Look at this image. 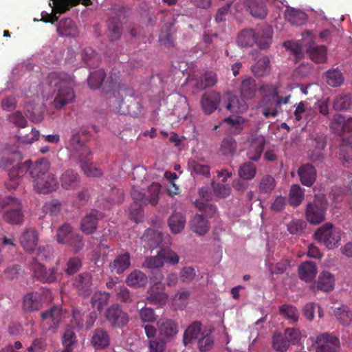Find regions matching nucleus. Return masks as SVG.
<instances>
[{"label":"nucleus","mask_w":352,"mask_h":352,"mask_svg":"<svg viewBox=\"0 0 352 352\" xmlns=\"http://www.w3.org/2000/svg\"><path fill=\"white\" fill-rule=\"evenodd\" d=\"M8 163V160L2 159L0 166L8 170L9 179L6 186L9 190L16 189L21 179L28 174L32 177L34 188L37 192L48 193L57 189L58 182L54 174L50 171V164L46 159L38 160L34 164L28 160L13 164L10 168Z\"/></svg>","instance_id":"obj_1"},{"label":"nucleus","mask_w":352,"mask_h":352,"mask_svg":"<svg viewBox=\"0 0 352 352\" xmlns=\"http://www.w3.org/2000/svg\"><path fill=\"white\" fill-rule=\"evenodd\" d=\"M73 86L72 78L65 73L53 72L49 75L48 87L56 94L54 103L56 108H61L74 100Z\"/></svg>","instance_id":"obj_2"},{"label":"nucleus","mask_w":352,"mask_h":352,"mask_svg":"<svg viewBox=\"0 0 352 352\" xmlns=\"http://www.w3.org/2000/svg\"><path fill=\"white\" fill-rule=\"evenodd\" d=\"M314 36L312 32H306L303 34L302 43L296 41H286L285 47L290 50L296 59L302 56L303 52H309L310 58L316 63H324L327 59V49L324 46L314 47Z\"/></svg>","instance_id":"obj_3"},{"label":"nucleus","mask_w":352,"mask_h":352,"mask_svg":"<svg viewBox=\"0 0 352 352\" xmlns=\"http://www.w3.org/2000/svg\"><path fill=\"white\" fill-rule=\"evenodd\" d=\"M161 190V185L159 183H152L148 188V195L143 194L137 186H133L131 195L134 204L130 207V216L135 223L139 222L142 217V205L147 203L155 206L158 202V197Z\"/></svg>","instance_id":"obj_4"},{"label":"nucleus","mask_w":352,"mask_h":352,"mask_svg":"<svg viewBox=\"0 0 352 352\" xmlns=\"http://www.w3.org/2000/svg\"><path fill=\"white\" fill-rule=\"evenodd\" d=\"M272 28L267 25L257 30H243L237 38V43L241 47H250L256 43L261 49H267L270 47L272 39Z\"/></svg>","instance_id":"obj_5"},{"label":"nucleus","mask_w":352,"mask_h":352,"mask_svg":"<svg viewBox=\"0 0 352 352\" xmlns=\"http://www.w3.org/2000/svg\"><path fill=\"white\" fill-rule=\"evenodd\" d=\"M260 91L263 95L261 107L265 118L275 117L277 115L276 107L281 104H287L290 98L289 96L285 98L279 97L277 88L274 85L262 86Z\"/></svg>","instance_id":"obj_6"},{"label":"nucleus","mask_w":352,"mask_h":352,"mask_svg":"<svg viewBox=\"0 0 352 352\" xmlns=\"http://www.w3.org/2000/svg\"><path fill=\"white\" fill-rule=\"evenodd\" d=\"M314 236L317 241L329 250L337 248L341 240L340 230L330 223H327L318 228Z\"/></svg>","instance_id":"obj_7"},{"label":"nucleus","mask_w":352,"mask_h":352,"mask_svg":"<svg viewBox=\"0 0 352 352\" xmlns=\"http://www.w3.org/2000/svg\"><path fill=\"white\" fill-rule=\"evenodd\" d=\"M327 208V201L324 195H317L312 203L307 206L305 214L307 221L311 224H319L324 220Z\"/></svg>","instance_id":"obj_8"},{"label":"nucleus","mask_w":352,"mask_h":352,"mask_svg":"<svg viewBox=\"0 0 352 352\" xmlns=\"http://www.w3.org/2000/svg\"><path fill=\"white\" fill-rule=\"evenodd\" d=\"M53 6L50 14L45 13L43 15L42 20L45 22L54 23L58 19L56 14H62L68 10L70 6H76L80 2L83 5L92 4V0H52Z\"/></svg>","instance_id":"obj_9"},{"label":"nucleus","mask_w":352,"mask_h":352,"mask_svg":"<svg viewBox=\"0 0 352 352\" xmlns=\"http://www.w3.org/2000/svg\"><path fill=\"white\" fill-rule=\"evenodd\" d=\"M56 240L59 243L69 244L76 251L83 246L82 237L79 234L73 231L72 227L68 223H64L58 228L56 232Z\"/></svg>","instance_id":"obj_10"},{"label":"nucleus","mask_w":352,"mask_h":352,"mask_svg":"<svg viewBox=\"0 0 352 352\" xmlns=\"http://www.w3.org/2000/svg\"><path fill=\"white\" fill-rule=\"evenodd\" d=\"M311 340L316 348V352H337L336 349L340 345L339 339L328 333L311 337Z\"/></svg>","instance_id":"obj_11"},{"label":"nucleus","mask_w":352,"mask_h":352,"mask_svg":"<svg viewBox=\"0 0 352 352\" xmlns=\"http://www.w3.org/2000/svg\"><path fill=\"white\" fill-rule=\"evenodd\" d=\"M65 313L61 308L54 307L41 314V326L44 330H51L56 328L60 322L65 318Z\"/></svg>","instance_id":"obj_12"},{"label":"nucleus","mask_w":352,"mask_h":352,"mask_svg":"<svg viewBox=\"0 0 352 352\" xmlns=\"http://www.w3.org/2000/svg\"><path fill=\"white\" fill-rule=\"evenodd\" d=\"M3 205H11L16 207L14 209L7 210L3 214V219L10 224H19L23 221V214L21 211L20 201L12 197H7L3 200Z\"/></svg>","instance_id":"obj_13"},{"label":"nucleus","mask_w":352,"mask_h":352,"mask_svg":"<svg viewBox=\"0 0 352 352\" xmlns=\"http://www.w3.org/2000/svg\"><path fill=\"white\" fill-rule=\"evenodd\" d=\"M223 107L230 113H243L248 108L245 101L243 98H239L232 93L228 92L222 95Z\"/></svg>","instance_id":"obj_14"},{"label":"nucleus","mask_w":352,"mask_h":352,"mask_svg":"<svg viewBox=\"0 0 352 352\" xmlns=\"http://www.w3.org/2000/svg\"><path fill=\"white\" fill-rule=\"evenodd\" d=\"M222 96L215 91H210L203 95L201 100V105L206 114H211L219 105V110L223 107Z\"/></svg>","instance_id":"obj_15"},{"label":"nucleus","mask_w":352,"mask_h":352,"mask_svg":"<svg viewBox=\"0 0 352 352\" xmlns=\"http://www.w3.org/2000/svg\"><path fill=\"white\" fill-rule=\"evenodd\" d=\"M67 148L70 151L71 157L82 159L90 154L89 150L80 140L79 134L74 133L72 135L67 144Z\"/></svg>","instance_id":"obj_16"},{"label":"nucleus","mask_w":352,"mask_h":352,"mask_svg":"<svg viewBox=\"0 0 352 352\" xmlns=\"http://www.w3.org/2000/svg\"><path fill=\"white\" fill-rule=\"evenodd\" d=\"M162 276L160 280L155 283L148 291V296L146 300L149 303L162 306L165 305L168 300V295L164 292V285L161 282Z\"/></svg>","instance_id":"obj_17"},{"label":"nucleus","mask_w":352,"mask_h":352,"mask_svg":"<svg viewBox=\"0 0 352 352\" xmlns=\"http://www.w3.org/2000/svg\"><path fill=\"white\" fill-rule=\"evenodd\" d=\"M38 241V233L35 229L32 228H26L19 236L20 245L28 253L33 252L36 249Z\"/></svg>","instance_id":"obj_18"},{"label":"nucleus","mask_w":352,"mask_h":352,"mask_svg":"<svg viewBox=\"0 0 352 352\" xmlns=\"http://www.w3.org/2000/svg\"><path fill=\"white\" fill-rule=\"evenodd\" d=\"M106 317L113 326L119 327L126 325L129 322L127 314L121 310L118 305H113L108 308Z\"/></svg>","instance_id":"obj_19"},{"label":"nucleus","mask_w":352,"mask_h":352,"mask_svg":"<svg viewBox=\"0 0 352 352\" xmlns=\"http://www.w3.org/2000/svg\"><path fill=\"white\" fill-rule=\"evenodd\" d=\"M90 342L95 350H102L109 346L110 337L106 330L98 328L93 331Z\"/></svg>","instance_id":"obj_20"},{"label":"nucleus","mask_w":352,"mask_h":352,"mask_svg":"<svg viewBox=\"0 0 352 352\" xmlns=\"http://www.w3.org/2000/svg\"><path fill=\"white\" fill-rule=\"evenodd\" d=\"M298 272L302 280L310 283L316 278L318 273V268L314 262L305 261L299 265Z\"/></svg>","instance_id":"obj_21"},{"label":"nucleus","mask_w":352,"mask_h":352,"mask_svg":"<svg viewBox=\"0 0 352 352\" xmlns=\"http://www.w3.org/2000/svg\"><path fill=\"white\" fill-rule=\"evenodd\" d=\"M265 138L263 135H256L252 138L247 155L252 160H258L263 152Z\"/></svg>","instance_id":"obj_22"},{"label":"nucleus","mask_w":352,"mask_h":352,"mask_svg":"<svg viewBox=\"0 0 352 352\" xmlns=\"http://www.w3.org/2000/svg\"><path fill=\"white\" fill-rule=\"evenodd\" d=\"M157 324L160 336L163 340H169L178 332L177 324L173 320L161 319Z\"/></svg>","instance_id":"obj_23"},{"label":"nucleus","mask_w":352,"mask_h":352,"mask_svg":"<svg viewBox=\"0 0 352 352\" xmlns=\"http://www.w3.org/2000/svg\"><path fill=\"white\" fill-rule=\"evenodd\" d=\"M57 32L60 36L76 37L78 35V28L70 19H62L57 25Z\"/></svg>","instance_id":"obj_24"},{"label":"nucleus","mask_w":352,"mask_h":352,"mask_svg":"<svg viewBox=\"0 0 352 352\" xmlns=\"http://www.w3.org/2000/svg\"><path fill=\"white\" fill-rule=\"evenodd\" d=\"M334 286V276L328 271H322L316 283V288L323 292H330L333 289Z\"/></svg>","instance_id":"obj_25"},{"label":"nucleus","mask_w":352,"mask_h":352,"mask_svg":"<svg viewBox=\"0 0 352 352\" xmlns=\"http://www.w3.org/2000/svg\"><path fill=\"white\" fill-rule=\"evenodd\" d=\"M206 333L201 329L199 322H193L185 331L183 337V342L184 345H187L193 340H199Z\"/></svg>","instance_id":"obj_26"},{"label":"nucleus","mask_w":352,"mask_h":352,"mask_svg":"<svg viewBox=\"0 0 352 352\" xmlns=\"http://www.w3.org/2000/svg\"><path fill=\"white\" fill-rule=\"evenodd\" d=\"M298 175L301 183L307 186H311L316 179V170L310 164L302 166L298 169Z\"/></svg>","instance_id":"obj_27"},{"label":"nucleus","mask_w":352,"mask_h":352,"mask_svg":"<svg viewBox=\"0 0 352 352\" xmlns=\"http://www.w3.org/2000/svg\"><path fill=\"white\" fill-rule=\"evenodd\" d=\"M41 306V296L38 292L26 294L23 298V308L27 311L38 309Z\"/></svg>","instance_id":"obj_28"},{"label":"nucleus","mask_w":352,"mask_h":352,"mask_svg":"<svg viewBox=\"0 0 352 352\" xmlns=\"http://www.w3.org/2000/svg\"><path fill=\"white\" fill-rule=\"evenodd\" d=\"M130 256L129 253L125 252L119 255L112 263L109 265V267L113 272L121 274L130 266Z\"/></svg>","instance_id":"obj_29"},{"label":"nucleus","mask_w":352,"mask_h":352,"mask_svg":"<svg viewBox=\"0 0 352 352\" xmlns=\"http://www.w3.org/2000/svg\"><path fill=\"white\" fill-rule=\"evenodd\" d=\"M34 276L43 282L52 283L55 280L54 270H47L40 263H36L32 266Z\"/></svg>","instance_id":"obj_30"},{"label":"nucleus","mask_w":352,"mask_h":352,"mask_svg":"<svg viewBox=\"0 0 352 352\" xmlns=\"http://www.w3.org/2000/svg\"><path fill=\"white\" fill-rule=\"evenodd\" d=\"M148 282L146 276L140 270H135L127 276L126 284L130 287H144Z\"/></svg>","instance_id":"obj_31"},{"label":"nucleus","mask_w":352,"mask_h":352,"mask_svg":"<svg viewBox=\"0 0 352 352\" xmlns=\"http://www.w3.org/2000/svg\"><path fill=\"white\" fill-rule=\"evenodd\" d=\"M74 285L78 289L80 295L88 296L91 285V277L90 274L88 273L80 274L76 278Z\"/></svg>","instance_id":"obj_32"},{"label":"nucleus","mask_w":352,"mask_h":352,"mask_svg":"<svg viewBox=\"0 0 352 352\" xmlns=\"http://www.w3.org/2000/svg\"><path fill=\"white\" fill-rule=\"evenodd\" d=\"M168 223L170 231L173 233L177 234L184 228L186 218L182 213L175 212L170 217Z\"/></svg>","instance_id":"obj_33"},{"label":"nucleus","mask_w":352,"mask_h":352,"mask_svg":"<svg viewBox=\"0 0 352 352\" xmlns=\"http://www.w3.org/2000/svg\"><path fill=\"white\" fill-rule=\"evenodd\" d=\"M285 19L294 25H301L306 21L307 14L294 8H287L285 10Z\"/></svg>","instance_id":"obj_34"},{"label":"nucleus","mask_w":352,"mask_h":352,"mask_svg":"<svg viewBox=\"0 0 352 352\" xmlns=\"http://www.w3.org/2000/svg\"><path fill=\"white\" fill-rule=\"evenodd\" d=\"M245 5L254 17L263 19L267 14L265 6L256 0H246Z\"/></svg>","instance_id":"obj_35"},{"label":"nucleus","mask_w":352,"mask_h":352,"mask_svg":"<svg viewBox=\"0 0 352 352\" xmlns=\"http://www.w3.org/2000/svg\"><path fill=\"white\" fill-rule=\"evenodd\" d=\"M97 218L95 212L85 215L80 223V230L86 234L93 233L96 229Z\"/></svg>","instance_id":"obj_36"},{"label":"nucleus","mask_w":352,"mask_h":352,"mask_svg":"<svg viewBox=\"0 0 352 352\" xmlns=\"http://www.w3.org/2000/svg\"><path fill=\"white\" fill-rule=\"evenodd\" d=\"M199 195L201 197V200L195 202L196 207L201 211H204L207 215L212 216L216 212V208L211 204L204 203V200H208L209 195L206 189H201Z\"/></svg>","instance_id":"obj_37"},{"label":"nucleus","mask_w":352,"mask_h":352,"mask_svg":"<svg viewBox=\"0 0 352 352\" xmlns=\"http://www.w3.org/2000/svg\"><path fill=\"white\" fill-rule=\"evenodd\" d=\"M162 239V235L160 232L153 229H148L144 234L142 240L151 249L157 247Z\"/></svg>","instance_id":"obj_38"},{"label":"nucleus","mask_w":352,"mask_h":352,"mask_svg":"<svg viewBox=\"0 0 352 352\" xmlns=\"http://www.w3.org/2000/svg\"><path fill=\"white\" fill-rule=\"evenodd\" d=\"M327 83L333 87L340 86L344 82L342 73L338 69H331L328 70L324 75Z\"/></svg>","instance_id":"obj_39"},{"label":"nucleus","mask_w":352,"mask_h":352,"mask_svg":"<svg viewBox=\"0 0 352 352\" xmlns=\"http://www.w3.org/2000/svg\"><path fill=\"white\" fill-rule=\"evenodd\" d=\"M192 230L198 234H204L208 230V221L200 214H197L191 221Z\"/></svg>","instance_id":"obj_40"},{"label":"nucleus","mask_w":352,"mask_h":352,"mask_svg":"<svg viewBox=\"0 0 352 352\" xmlns=\"http://www.w3.org/2000/svg\"><path fill=\"white\" fill-rule=\"evenodd\" d=\"M60 184L65 189L75 188L78 184L77 175L72 170H67L60 177Z\"/></svg>","instance_id":"obj_41"},{"label":"nucleus","mask_w":352,"mask_h":352,"mask_svg":"<svg viewBox=\"0 0 352 352\" xmlns=\"http://www.w3.org/2000/svg\"><path fill=\"white\" fill-rule=\"evenodd\" d=\"M109 298V294L107 292H97L91 298V305L94 308H96L98 313L107 305Z\"/></svg>","instance_id":"obj_42"},{"label":"nucleus","mask_w":352,"mask_h":352,"mask_svg":"<svg viewBox=\"0 0 352 352\" xmlns=\"http://www.w3.org/2000/svg\"><path fill=\"white\" fill-rule=\"evenodd\" d=\"M190 293L188 291L183 289L179 291L173 298L171 300L172 307L175 309H183L189 297Z\"/></svg>","instance_id":"obj_43"},{"label":"nucleus","mask_w":352,"mask_h":352,"mask_svg":"<svg viewBox=\"0 0 352 352\" xmlns=\"http://www.w3.org/2000/svg\"><path fill=\"white\" fill-rule=\"evenodd\" d=\"M304 190L297 184L292 186L289 192V203L294 206H299L304 198Z\"/></svg>","instance_id":"obj_44"},{"label":"nucleus","mask_w":352,"mask_h":352,"mask_svg":"<svg viewBox=\"0 0 352 352\" xmlns=\"http://www.w3.org/2000/svg\"><path fill=\"white\" fill-rule=\"evenodd\" d=\"M241 94L243 98H251L256 91V84L253 79L248 78L244 79L241 85Z\"/></svg>","instance_id":"obj_45"},{"label":"nucleus","mask_w":352,"mask_h":352,"mask_svg":"<svg viewBox=\"0 0 352 352\" xmlns=\"http://www.w3.org/2000/svg\"><path fill=\"white\" fill-rule=\"evenodd\" d=\"M333 313L336 318L343 325H348L351 323L352 315L347 307L342 306L341 307L336 308L334 309Z\"/></svg>","instance_id":"obj_46"},{"label":"nucleus","mask_w":352,"mask_h":352,"mask_svg":"<svg viewBox=\"0 0 352 352\" xmlns=\"http://www.w3.org/2000/svg\"><path fill=\"white\" fill-rule=\"evenodd\" d=\"M270 68V60L267 57L264 56L258 60V62L252 68L253 73L258 76H262L268 73Z\"/></svg>","instance_id":"obj_47"},{"label":"nucleus","mask_w":352,"mask_h":352,"mask_svg":"<svg viewBox=\"0 0 352 352\" xmlns=\"http://www.w3.org/2000/svg\"><path fill=\"white\" fill-rule=\"evenodd\" d=\"M63 209L62 204L56 199L45 203L43 207V212L52 217L58 216Z\"/></svg>","instance_id":"obj_48"},{"label":"nucleus","mask_w":352,"mask_h":352,"mask_svg":"<svg viewBox=\"0 0 352 352\" xmlns=\"http://www.w3.org/2000/svg\"><path fill=\"white\" fill-rule=\"evenodd\" d=\"M105 76L103 69H98L90 74L88 83L91 89H97L102 85Z\"/></svg>","instance_id":"obj_49"},{"label":"nucleus","mask_w":352,"mask_h":352,"mask_svg":"<svg viewBox=\"0 0 352 352\" xmlns=\"http://www.w3.org/2000/svg\"><path fill=\"white\" fill-rule=\"evenodd\" d=\"M236 143L232 138H225L221 144L220 151L225 156H232L236 151Z\"/></svg>","instance_id":"obj_50"},{"label":"nucleus","mask_w":352,"mask_h":352,"mask_svg":"<svg viewBox=\"0 0 352 352\" xmlns=\"http://www.w3.org/2000/svg\"><path fill=\"white\" fill-rule=\"evenodd\" d=\"M280 314L292 322L298 320V313L295 307L289 305H284L280 307Z\"/></svg>","instance_id":"obj_51"},{"label":"nucleus","mask_w":352,"mask_h":352,"mask_svg":"<svg viewBox=\"0 0 352 352\" xmlns=\"http://www.w3.org/2000/svg\"><path fill=\"white\" fill-rule=\"evenodd\" d=\"M289 342L280 333L273 336L272 346L278 352H285L289 347Z\"/></svg>","instance_id":"obj_52"},{"label":"nucleus","mask_w":352,"mask_h":352,"mask_svg":"<svg viewBox=\"0 0 352 352\" xmlns=\"http://www.w3.org/2000/svg\"><path fill=\"white\" fill-rule=\"evenodd\" d=\"M239 175L243 179H252L256 175L254 164L250 162L245 163L240 167Z\"/></svg>","instance_id":"obj_53"},{"label":"nucleus","mask_w":352,"mask_h":352,"mask_svg":"<svg viewBox=\"0 0 352 352\" xmlns=\"http://www.w3.org/2000/svg\"><path fill=\"white\" fill-rule=\"evenodd\" d=\"M160 256H162L164 262L166 261L173 265H177L179 261L178 254L170 248L160 250Z\"/></svg>","instance_id":"obj_54"},{"label":"nucleus","mask_w":352,"mask_h":352,"mask_svg":"<svg viewBox=\"0 0 352 352\" xmlns=\"http://www.w3.org/2000/svg\"><path fill=\"white\" fill-rule=\"evenodd\" d=\"M217 83V75L215 73L206 72L201 78L197 87L200 89H206L214 86Z\"/></svg>","instance_id":"obj_55"},{"label":"nucleus","mask_w":352,"mask_h":352,"mask_svg":"<svg viewBox=\"0 0 352 352\" xmlns=\"http://www.w3.org/2000/svg\"><path fill=\"white\" fill-rule=\"evenodd\" d=\"M76 344V338L73 330L68 327L62 337L63 346L74 348Z\"/></svg>","instance_id":"obj_56"},{"label":"nucleus","mask_w":352,"mask_h":352,"mask_svg":"<svg viewBox=\"0 0 352 352\" xmlns=\"http://www.w3.org/2000/svg\"><path fill=\"white\" fill-rule=\"evenodd\" d=\"M179 276L182 282L190 283L196 276V270L190 266L184 267L180 271Z\"/></svg>","instance_id":"obj_57"},{"label":"nucleus","mask_w":352,"mask_h":352,"mask_svg":"<svg viewBox=\"0 0 352 352\" xmlns=\"http://www.w3.org/2000/svg\"><path fill=\"white\" fill-rule=\"evenodd\" d=\"M81 168L85 174L88 177H98L102 175L100 169L98 168L93 163L82 162Z\"/></svg>","instance_id":"obj_58"},{"label":"nucleus","mask_w":352,"mask_h":352,"mask_svg":"<svg viewBox=\"0 0 352 352\" xmlns=\"http://www.w3.org/2000/svg\"><path fill=\"white\" fill-rule=\"evenodd\" d=\"M145 267L149 269H155L164 265L162 256H160V251L155 256L147 257L143 264Z\"/></svg>","instance_id":"obj_59"},{"label":"nucleus","mask_w":352,"mask_h":352,"mask_svg":"<svg viewBox=\"0 0 352 352\" xmlns=\"http://www.w3.org/2000/svg\"><path fill=\"white\" fill-rule=\"evenodd\" d=\"M189 168L195 173L205 176L210 174V168L208 165L202 164L197 161L191 160L188 162Z\"/></svg>","instance_id":"obj_60"},{"label":"nucleus","mask_w":352,"mask_h":352,"mask_svg":"<svg viewBox=\"0 0 352 352\" xmlns=\"http://www.w3.org/2000/svg\"><path fill=\"white\" fill-rule=\"evenodd\" d=\"M213 339L211 337V336L208 333H205L202 337L199 338L197 344L198 348L199 351H206L212 349L213 346Z\"/></svg>","instance_id":"obj_61"},{"label":"nucleus","mask_w":352,"mask_h":352,"mask_svg":"<svg viewBox=\"0 0 352 352\" xmlns=\"http://www.w3.org/2000/svg\"><path fill=\"white\" fill-rule=\"evenodd\" d=\"M345 118L340 114L333 116L331 123V128L335 133H342L344 132Z\"/></svg>","instance_id":"obj_62"},{"label":"nucleus","mask_w":352,"mask_h":352,"mask_svg":"<svg viewBox=\"0 0 352 352\" xmlns=\"http://www.w3.org/2000/svg\"><path fill=\"white\" fill-rule=\"evenodd\" d=\"M275 187L274 179L267 176L264 177L260 183L259 190L261 193H270Z\"/></svg>","instance_id":"obj_63"},{"label":"nucleus","mask_w":352,"mask_h":352,"mask_svg":"<svg viewBox=\"0 0 352 352\" xmlns=\"http://www.w3.org/2000/svg\"><path fill=\"white\" fill-rule=\"evenodd\" d=\"M46 349L45 340L42 338H37L32 340L30 346L26 351L27 352H44Z\"/></svg>","instance_id":"obj_64"}]
</instances>
